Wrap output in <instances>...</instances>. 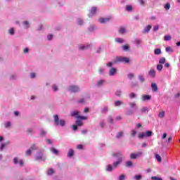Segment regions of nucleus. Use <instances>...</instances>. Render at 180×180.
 <instances>
[{"instance_id":"nucleus-1","label":"nucleus","mask_w":180,"mask_h":180,"mask_svg":"<svg viewBox=\"0 0 180 180\" xmlns=\"http://www.w3.org/2000/svg\"><path fill=\"white\" fill-rule=\"evenodd\" d=\"M113 63L115 64H117V63H125L126 64H129V63H130V59L123 56H117L114 59Z\"/></svg>"},{"instance_id":"nucleus-2","label":"nucleus","mask_w":180,"mask_h":180,"mask_svg":"<svg viewBox=\"0 0 180 180\" xmlns=\"http://www.w3.org/2000/svg\"><path fill=\"white\" fill-rule=\"evenodd\" d=\"M112 157H118V160L112 164L114 168H117V167H119V164L122 162V152L113 153Z\"/></svg>"},{"instance_id":"nucleus-3","label":"nucleus","mask_w":180,"mask_h":180,"mask_svg":"<svg viewBox=\"0 0 180 180\" xmlns=\"http://www.w3.org/2000/svg\"><path fill=\"white\" fill-rule=\"evenodd\" d=\"M53 120H54L55 124H56V126H62V127L65 126V120H60L58 115H55L53 116Z\"/></svg>"},{"instance_id":"nucleus-4","label":"nucleus","mask_w":180,"mask_h":180,"mask_svg":"<svg viewBox=\"0 0 180 180\" xmlns=\"http://www.w3.org/2000/svg\"><path fill=\"white\" fill-rule=\"evenodd\" d=\"M76 124L77 126H84V122H82V120H86L87 117L85 116H81L78 115L76 117Z\"/></svg>"},{"instance_id":"nucleus-5","label":"nucleus","mask_w":180,"mask_h":180,"mask_svg":"<svg viewBox=\"0 0 180 180\" xmlns=\"http://www.w3.org/2000/svg\"><path fill=\"white\" fill-rule=\"evenodd\" d=\"M139 157H143V152L139 151L137 152L136 153H132L130 155L131 160H136V158H139Z\"/></svg>"},{"instance_id":"nucleus-6","label":"nucleus","mask_w":180,"mask_h":180,"mask_svg":"<svg viewBox=\"0 0 180 180\" xmlns=\"http://www.w3.org/2000/svg\"><path fill=\"white\" fill-rule=\"evenodd\" d=\"M38 154V155L35 156L37 161H46V158L43 155V153L39 152Z\"/></svg>"},{"instance_id":"nucleus-7","label":"nucleus","mask_w":180,"mask_h":180,"mask_svg":"<svg viewBox=\"0 0 180 180\" xmlns=\"http://www.w3.org/2000/svg\"><path fill=\"white\" fill-rule=\"evenodd\" d=\"M112 19V17H108V18H101L98 19V22L100 23H106L107 22H109V20H110Z\"/></svg>"},{"instance_id":"nucleus-8","label":"nucleus","mask_w":180,"mask_h":180,"mask_svg":"<svg viewBox=\"0 0 180 180\" xmlns=\"http://www.w3.org/2000/svg\"><path fill=\"white\" fill-rule=\"evenodd\" d=\"M69 91L70 92H78V91H79V88L77 86L72 85L70 86Z\"/></svg>"},{"instance_id":"nucleus-9","label":"nucleus","mask_w":180,"mask_h":180,"mask_svg":"<svg viewBox=\"0 0 180 180\" xmlns=\"http://www.w3.org/2000/svg\"><path fill=\"white\" fill-rule=\"evenodd\" d=\"M151 89H152V91H153V92H157V91H158V86H157V84L152 83Z\"/></svg>"},{"instance_id":"nucleus-10","label":"nucleus","mask_w":180,"mask_h":180,"mask_svg":"<svg viewBox=\"0 0 180 180\" xmlns=\"http://www.w3.org/2000/svg\"><path fill=\"white\" fill-rule=\"evenodd\" d=\"M151 100V96L150 95H143L142 96V101H150Z\"/></svg>"},{"instance_id":"nucleus-11","label":"nucleus","mask_w":180,"mask_h":180,"mask_svg":"<svg viewBox=\"0 0 180 180\" xmlns=\"http://www.w3.org/2000/svg\"><path fill=\"white\" fill-rule=\"evenodd\" d=\"M50 150L53 154H55V155H58V150H57L56 148L51 147Z\"/></svg>"},{"instance_id":"nucleus-12","label":"nucleus","mask_w":180,"mask_h":180,"mask_svg":"<svg viewBox=\"0 0 180 180\" xmlns=\"http://www.w3.org/2000/svg\"><path fill=\"white\" fill-rule=\"evenodd\" d=\"M120 34H124L126 33V27H120L119 30Z\"/></svg>"},{"instance_id":"nucleus-13","label":"nucleus","mask_w":180,"mask_h":180,"mask_svg":"<svg viewBox=\"0 0 180 180\" xmlns=\"http://www.w3.org/2000/svg\"><path fill=\"white\" fill-rule=\"evenodd\" d=\"M151 30V25H148L147 27H145V29L143 31V33H148Z\"/></svg>"},{"instance_id":"nucleus-14","label":"nucleus","mask_w":180,"mask_h":180,"mask_svg":"<svg viewBox=\"0 0 180 180\" xmlns=\"http://www.w3.org/2000/svg\"><path fill=\"white\" fill-rule=\"evenodd\" d=\"M91 47L90 44L83 45L79 47V50H86V49H89Z\"/></svg>"},{"instance_id":"nucleus-15","label":"nucleus","mask_w":180,"mask_h":180,"mask_svg":"<svg viewBox=\"0 0 180 180\" xmlns=\"http://www.w3.org/2000/svg\"><path fill=\"white\" fill-rule=\"evenodd\" d=\"M97 8L96 7H92L90 11V15H95L96 13Z\"/></svg>"},{"instance_id":"nucleus-16","label":"nucleus","mask_w":180,"mask_h":180,"mask_svg":"<svg viewBox=\"0 0 180 180\" xmlns=\"http://www.w3.org/2000/svg\"><path fill=\"white\" fill-rule=\"evenodd\" d=\"M155 74H156V72H155V70H150L149 71V75H150V77H152V78L155 77Z\"/></svg>"},{"instance_id":"nucleus-17","label":"nucleus","mask_w":180,"mask_h":180,"mask_svg":"<svg viewBox=\"0 0 180 180\" xmlns=\"http://www.w3.org/2000/svg\"><path fill=\"white\" fill-rule=\"evenodd\" d=\"M79 111H73L71 112V116L72 117H77V116H79Z\"/></svg>"},{"instance_id":"nucleus-18","label":"nucleus","mask_w":180,"mask_h":180,"mask_svg":"<svg viewBox=\"0 0 180 180\" xmlns=\"http://www.w3.org/2000/svg\"><path fill=\"white\" fill-rule=\"evenodd\" d=\"M116 73V68H112L111 69H110V75H115V74Z\"/></svg>"},{"instance_id":"nucleus-19","label":"nucleus","mask_w":180,"mask_h":180,"mask_svg":"<svg viewBox=\"0 0 180 180\" xmlns=\"http://www.w3.org/2000/svg\"><path fill=\"white\" fill-rule=\"evenodd\" d=\"M72 155H74V150L72 149H70L69 152L68 153V157L69 158H71V157H72Z\"/></svg>"},{"instance_id":"nucleus-20","label":"nucleus","mask_w":180,"mask_h":180,"mask_svg":"<svg viewBox=\"0 0 180 180\" xmlns=\"http://www.w3.org/2000/svg\"><path fill=\"white\" fill-rule=\"evenodd\" d=\"M155 158L156 160H158V162H162V158H161V156L158 154L155 155Z\"/></svg>"},{"instance_id":"nucleus-21","label":"nucleus","mask_w":180,"mask_h":180,"mask_svg":"<svg viewBox=\"0 0 180 180\" xmlns=\"http://www.w3.org/2000/svg\"><path fill=\"white\" fill-rule=\"evenodd\" d=\"M165 117V111H161L159 112V117L160 119H162Z\"/></svg>"},{"instance_id":"nucleus-22","label":"nucleus","mask_w":180,"mask_h":180,"mask_svg":"<svg viewBox=\"0 0 180 180\" xmlns=\"http://www.w3.org/2000/svg\"><path fill=\"white\" fill-rule=\"evenodd\" d=\"M171 141H172V136H168L167 140H165V143L167 144H170Z\"/></svg>"},{"instance_id":"nucleus-23","label":"nucleus","mask_w":180,"mask_h":180,"mask_svg":"<svg viewBox=\"0 0 180 180\" xmlns=\"http://www.w3.org/2000/svg\"><path fill=\"white\" fill-rule=\"evenodd\" d=\"M166 51L167 53H173L174 52V49H172L171 48V46H167V47H166Z\"/></svg>"},{"instance_id":"nucleus-24","label":"nucleus","mask_w":180,"mask_h":180,"mask_svg":"<svg viewBox=\"0 0 180 180\" xmlns=\"http://www.w3.org/2000/svg\"><path fill=\"white\" fill-rule=\"evenodd\" d=\"M148 112V108H147L146 107H143L141 109V112L142 113H146Z\"/></svg>"},{"instance_id":"nucleus-25","label":"nucleus","mask_w":180,"mask_h":180,"mask_svg":"<svg viewBox=\"0 0 180 180\" xmlns=\"http://www.w3.org/2000/svg\"><path fill=\"white\" fill-rule=\"evenodd\" d=\"M154 53L156 56H158V55L161 54V49H155Z\"/></svg>"},{"instance_id":"nucleus-26","label":"nucleus","mask_w":180,"mask_h":180,"mask_svg":"<svg viewBox=\"0 0 180 180\" xmlns=\"http://www.w3.org/2000/svg\"><path fill=\"white\" fill-rule=\"evenodd\" d=\"M165 61H166L165 58H161L159 60V63H160V65L165 64Z\"/></svg>"},{"instance_id":"nucleus-27","label":"nucleus","mask_w":180,"mask_h":180,"mask_svg":"<svg viewBox=\"0 0 180 180\" xmlns=\"http://www.w3.org/2000/svg\"><path fill=\"white\" fill-rule=\"evenodd\" d=\"M156 68H157L158 71H162L163 66L161 64H158V65H157Z\"/></svg>"},{"instance_id":"nucleus-28","label":"nucleus","mask_w":180,"mask_h":180,"mask_svg":"<svg viewBox=\"0 0 180 180\" xmlns=\"http://www.w3.org/2000/svg\"><path fill=\"white\" fill-rule=\"evenodd\" d=\"M146 137H151L153 136V131H148L146 133H145Z\"/></svg>"},{"instance_id":"nucleus-29","label":"nucleus","mask_w":180,"mask_h":180,"mask_svg":"<svg viewBox=\"0 0 180 180\" xmlns=\"http://www.w3.org/2000/svg\"><path fill=\"white\" fill-rule=\"evenodd\" d=\"M120 105H123V102L120 101H117L115 102V106H120Z\"/></svg>"},{"instance_id":"nucleus-30","label":"nucleus","mask_w":180,"mask_h":180,"mask_svg":"<svg viewBox=\"0 0 180 180\" xmlns=\"http://www.w3.org/2000/svg\"><path fill=\"white\" fill-rule=\"evenodd\" d=\"M112 170H113V167H112V165H108L107 166L106 171H108L109 172H110Z\"/></svg>"},{"instance_id":"nucleus-31","label":"nucleus","mask_w":180,"mask_h":180,"mask_svg":"<svg viewBox=\"0 0 180 180\" xmlns=\"http://www.w3.org/2000/svg\"><path fill=\"white\" fill-rule=\"evenodd\" d=\"M30 149L31 151H34V150H37V147H36V144H33L31 146Z\"/></svg>"},{"instance_id":"nucleus-32","label":"nucleus","mask_w":180,"mask_h":180,"mask_svg":"<svg viewBox=\"0 0 180 180\" xmlns=\"http://www.w3.org/2000/svg\"><path fill=\"white\" fill-rule=\"evenodd\" d=\"M144 137H146V135L145 133H139V139H143Z\"/></svg>"},{"instance_id":"nucleus-33","label":"nucleus","mask_w":180,"mask_h":180,"mask_svg":"<svg viewBox=\"0 0 180 180\" xmlns=\"http://www.w3.org/2000/svg\"><path fill=\"white\" fill-rule=\"evenodd\" d=\"M171 39H172L171 35H166V36H165V41H169V40H171Z\"/></svg>"},{"instance_id":"nucleus-34","label":"nucleus","mask_w":180,"mask_h":180,"mask_svg":"<svg viewBox=\"0 0 180 180\" xmlns=\"http://www.w3.org/2000/svg\"><path fill=\"white\" fill-rule=\"evenodd\" d=\"M48 175H53L54 174V169H49L47 172Z\"/></svg>"},{"instance_id":"nucleus-35","label":"nucleus","mask_w":180,"mask_h":180,"mask_svg":"<svg viewBox=\"0 0 180 180\" xmlns=\"http://www.w3.org/2000/svg\"><path fill=\"white\" fill-rule=\"evenodd\" d=\"M169 8H171V4H169V3L166 4L165 6V9H166V11H169Z\"/></svg>"},{"instance_id":"nucleus-36","label":"nucleus","mask_w":180,"mask_h":180,"mask_svg":"<svg viewBox=\"0 0 180 180\" xmlns=\"http://www.w3.org/2000/svg\"><path fill=\"white\" fill-rule=\"evenodd\" d=\"M115 41H116L117 43H123L124 40H123L122 38H116V39H115Z\"/></svg>"},{"instance_id":"nucleus-37","label":"nucleus","mask_w":180,"mask_h":180,"mask_svg":"<svg viewBox=\"0 0 180 180\" xmlns=\"http://www.w3.org/2000/svg\"><path fill=\"white\" fill-rule=\"evenodd\" d=\"M129 47L128 45H123V46H122V50H123L124 51H127V50H129Z\"/></svg>"},{"instance_id":"nucleus-38","label":"nucleus","mask_w":180,"mask_h":180,"mask_svg":"<svg viewBox=\"0 0 180 180\" xmlns=\"http://www.w3.org/2000/svg\"><path fill=\"white\" fill-rule=\"evenodd\" d=\"M132 10H133V7H131V6H126V11H128V12H131Z\"/></svg>"},{"instance_id":"nucleus-39","label":"nucleus","mask_w":180,"mask_h":180,"mask_svg":"<svg viewBox=\"0 0 180 180\" xmlns=\"http://www.w3.org/2000/svg\"><path fill=\"white\" fill-rule=\"evenodd\" d=\"M133 165V162L131 161L126 162V167H131Z\"/></svg>"},{"instance_id":"nucleus-40","label":"nucleus","mask_w":180,"mask_h":180,"mask_svg":"<svg viewBox=\"0 0 180 180\" xmlns=\"http://www.w3.org/2000/svg\"><path fill=\"white\" fill-rule=\"evenodd\" d=\"M8 33H9V34H11V35L15 34V30H14L13 28H11V29L8 30Z\"/></svg>"},{"instance_id":"nucleus-41","label":"nucleus","mask_w":180,"mask_h":180,"mask_svg":"<svg viewBox=\"0 0 180 180\" xmlns=\"http://www.w3.org/2000/svg\"><path fill=\"white\" fill-rule=\"evenodd\" d=\"M24 25L25 26L26 29H28V27H30V25L29 24L28 21H25L24 22Z\"/></svg>"},{"instance_id":"nucleus-42","label":"nucleus","mask_w":180,"mask_h":180,"mask_svg":"<svg viewBox=\"0 0 180 180\" xmlns=\"http://www.w3.org/2000/svg\"><path fill=\"white\" fill-rule=\"evenodd\" d=\"M126 179V175L124 174H121L119 177V179L118 180H124Z\"/></svg>"},{"instance_id":"nucleus-43","label":"nucleus","mask_w":180,"mask_h":180,"mask_svg":"<svg viewBox=\"0 0 180 180\" xmlns=\"http://www.w3.org/2000/svg\"><path fill=\"white\" fill-rule=\"evenodd\" d=\"M105 82V81H103V80H99L98 82V83H97V85H98V86H102V84H103Z\"/></svg>"},{"instance_id":"nucleus-44","label":"nucleus","mask_w":180,"mask_h":180,"mask_svg":"<svg viewBox=\"0 0 180 180\" xmlns=\"http://www.w3.org/2000/svg\"><path fill=\"white\" fill-rule=\"evenodd\" d=\"M151 179L152 180H162V179L161 177H158V176H152Z\"/></svg>"},{"instance_id":"nucleus-45","label":"nucleus","mask_w":180,"mask_h":180,"mask_svg":"<svg viewBox=\"0 0 180 180\" xmlns=\"http://www.w3.org/2000/svg\"><path fill=\"white\" fill-rule=\"evenodd\" d=\"M136 134H137V131H136V130H131V136L132 137H134V136H136Z\"/></svg>"},{"instance_id":"nucleus-46","label":"nucleus","mask_w":180,"mask_h":180,"mask_svg":"<svg viewBox=\"0 0 180 180\" xmlns=\"http://www.w3.org/2000/svg\"><path fill=\"white\" fill-rule=\"evenodd\" d=\"M129 106L131 108H136V103H134V102L129 103Z\"/></svg>"},{"instance_id":"nucleus-47","label":"nucleus","mask_w":180,"mask_h":180,"mask_svg":"<svg viewBox=\"0 0 180 180\" xmlns=\"http://www.w3.org/2000/svg\"><path fill=\"white\" fill-rule=\"evenodd\" d=\"M122 136H123V132H119L117 134V139H120V137H122Z\"/></svg>"},{"instance_id":"nucleus-48","label":"nucleus","mask_w":180,"mask_h":180,"mask_svg":"<svg viewBox=\"0 0 180 180\" xmlns=\"http://www.w3.org/2000/svg\"><path fill=\"white\" fill-rule=\"evenodd\" d=\"M139 79H140L141 82H144V81H145L144 77H143V75H139Z\"/></svg>"},{"instance_id":"nucleus-49","label":"nucleus","mask_w":180,"mask_h":180,"mask_svg":"<svg viewBox=\"0 0 180 180\" xmlns=\"http://www.w3.org/2000/svg\"><path fill=\"white\" fill-rule=\"evenodd\" d=\"M130 99H133V98H136V94L134 93H131L129 94Z\"/></svg>"},{"instance_id":"nucleus-50","label":"nucleus","mask_w":180,"mask_h":180,"mask_svg":"<svg viewBox=\"0 0 180 180\" xmlns=\"http://www.w3.org/2000/svg\"><path fill=\"white\" fill-rule=\"evenodd\" d=\"M26 155H32V150L30 149L27 150L25 153Z\"/></svg>"},{"instance_id":"nucleus-51","label":"nucleus","mask_w":180,"mask_h":180,"mask_svg":"<svg viewBox=\"0 0 180 180\" xmlns=\"http://www.w3.org/2000/svg\"><path fill=\"white\" fill-rule=\"evenodd\" d=\"M134 179L136 180H140L141 179V175H135Z\"/></svg>"},{"instance_id":"nucleus-52","label":"nucleus","mask_w":180,"mask_h":180,"mask_svg":"<svg viewBox=\"0 0 180 180\" xmlns=\"http://www.w3.org/2000/svg\"><path fill=\"white\" fill-rule=\"evenodd\" d=\"M158 29H160V26L156 25L153 27V32H157V30H158Z\"/></svg>"},{"instance_id":"nucleus-53","label":"nucleus","mask_w":180,"mask_h":180,"mask_svg":"<svg viewBox=\"0 0 180 180\" xmlns=\"http://www.w3.org/2000/svg\"><path fill=\"white\" fill-rule=\"evenodd\" d=\"M77 23H78V25H83V22H82V20H81V18H79L78 20H77Z\"/></svg>"},{"instance_id":"nucleus-54","label":"nucleus","mask_w":180,"mask_h":180,"mask_svg":"<svg viewBox=\"0 0 180 180\" xmlns=\"http://www.w3.org/2000/svg\"><path fill=\"white\" fill-rule=\"evenodd\" d=\"M134 77V75H133L132 73H129L128 75V78H129V79H131V78H133Z\"/></svg>"},{"instance_id":"nucleus-55","label":"nucleus","mask_w":180,"mask_h":180,"mask_svg":"<svg viewBox=\"0 0 180 180\" xmlns=\"http://www.w3.org/2000/svg\"><path fill=\"white\" fill-rule=\"evenodd\" d=\"M52 88H53L54 92H56V91L58 90V88H57V86H56V85H53V86H52Z\"/></svg>"},{"instance_id":"nucleus-56","label":"nucleus","mask_w":180,"mask_h":180,"mask_svg":"<svg viewBox=\"0 0 180 180\" xmlns=\"http://www.w3.org/2000/svg\"><path fill=\"white\" fill-rule=\"evenodd\" d=\"M167 139V133H164L162 136V140H165Z\"/></svg>"},{"instance_id":"nucleus-57","label":"nucleus","mask_w":180,"mask_h":180,"mask_svg":"<svg viewBox=\"0 0 180 180\" xmlns=\"http://www.w3.org/2000/svg\"><path fill=\"white\" fill-rule=\"evenodd\" d=\"M85 102V99L84 98H81L79 101L78 103H84Z\"/></svg>"},{"instance_id":"nucleus-58","label":"nucleus","mask_w":180,"mask_h":180,"mask_svg":"<svg viewBox=\"0 0 180 180\" xmlns=\"http://www.w3.org/2000/svg\"><path fill=\"white\" fill-rule=\"evenodd\" d=\"M135 43H136V44H141V41L140 39H136Z\"/></svg>"},{"instance_id":"nucleus-59","label":"nucleus","mask_w":180,"mask_h":180,"mask_svg":"<svg viewBox=\"0 0 180 180\" xmlns=\"http://www.w3.org/2000/svg\"><path fill=\"white\" fill-rule=\"evenodd\" d=\"M18 158H15L14 159H13V162H14V164H18Z\"/></svg>"},{"instance_id":"nucleus-60","label":"nucleus","mask_w":180,"mask_h":180,"mask_svg":"<svg viewBox=\"0 0 180 180\" xmlns=\"http://www.w3.org/2000/svg\"><path fill=\"white\" fill-rule=\"evenodd\" d=\"M47 39L49 41L51 40V39H53V35L51 34L48 35Z\"/></svg>"},{"instance_id":"nucleus-61","label":"nucleus","mask_w":180,"mask_h":180,"mask_svg":"<svg viewBox=\"0 0 180 180\" xmlns=\"http://www.w3.org/2000/svg\"><path fill=\"white\" fill-rule=\"evenodd\" d=\"M10 126H11V122H8L6 124L5 127L6 129H8V127H9Z\"/></svg>"},{"instance_id":"nucleus-62","label":"nucleus","mask_w":180,"mask_h":180,"mask_svg":"<svg viewBox=\"0 0 180 180\" xmlns=\"http://www.w3.org/2000/svg\"><path fill=\"white\" fill-rule=\"evenodd\" d=\"M72 129H73L74 131L77 130L78 129V125H75V124L73 125Z\"/></svg>"},{"instance_id":"nucleus-63","label":"nucleus","mask_w":180,"mask_h":180,"mask_svg":"<svg viewBox=\"0 0 180 180\" xmlns=\"http://www.w3.org/2000/svg\"><path fill=\"white\" fill-rule=\"evenodd\" d=\"M133 113H134V112L131 110H129V111L127 112V115H133Z\"/></svg>"},{"instance_id":"nucleus-64","label":"nucleus","mask_w":180,"mask_h":180,"mask_svg":"<svg viewBox=\"0 0 180 180\" xmlns=\"http://www.w3.org/2000/svg\"><path fill=\"white\" fill-rule=\"evenodd\" d=\"M19 164H20V167H23L24 162L22 160H19Z\"/></svg>"}]
</instances>
